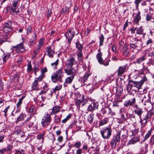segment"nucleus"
<instances>
[{
    "mask_svg": "<svg viewBox=\"0 0 154 154\" xmlns=\"http://www.w3.org/2000/svg\"><path fill=\"white\" fill-rule=\"evenodd\" d=\"M63 76L62 69V68H60L52 74L51 76V80L54 83H56L58 81L60 82H62V78Z\"/></svg>",
    "mask_w": 154,
    "mask_h": 154,
    "instance_id": "obj_1",
    "label": "nucleus"
},
{
    "mask_svg": "<svg viewBox=\"0 0 154 154\" xmlns=\"http://www.w3.org/2000/svg\"><path fill=\"white\" fill-rule=\"evenodd\" d=\"M51 114L48 112H46L44 114L41 121V124L43 127L46 128L50 127L51 121Z\"/></svg>",
    "mask_w": 154,
    "mask_h": 154,
    "instance_id": "obj_2",
    "label": "nucleus"
},
{
    "mask_svg": "<svg viewBox=\"0 0 154 154\" xmlns=\"http://www.w3.org/2000/svg\"><path fill=\"white\" fill-rule=\"evenodd\" d=\"M102 136L104 139H109L112 134V130L110 127L105 128L100 130Z\"/></svg>",
    "mask_w": 154,
    "mask_h": 154,
    "instance_id": "obj_3",
    "label": "nucleus"
},
{
    "mask_svg": "<svg viewBox=\"0 0 154 154\" xmlns=\"http://www.w3.org/2000/svg\"><path fill=\"white\" fill-rule=\"evenodd\" d=\"M75 30V29L73 28L70 29L64 34L65 37L68 39V43L69 45L70 44L72 39L74 37Z\"/></svg>",
    "mask_w": 154,
    "mask_h": 154,
    "instance_id": "obj_4",
    "label": "nucleus"
},
{
    "mask_svg": "<svg viewBox=\"0 0 154 154\" xmlns=\"http://www.w3.org/2000/svg\"><path fill=\"white\" fill-rule=\"evenodd\" d=\"M120 139V132H118L114 136L111 142V146L112 148L115 149L118 142H119Z\"/></svg>",
    "mask_w": 154,
    "mask_h": 154,
    "instance_id": "obj_5",
    "label": "nucleus"
},
{
    "mask_svg": "<svg viewBox=\"0 0 154 154\" xmlns=\"http://www.w3.org/2000/svg\"><path fill=\"white\" fill-rule=\"evenodd\" d=\"M78 65L77 62L73 57H69L66 61L65 66L67 68H71L74 65Z\"/></svg>",
    "mask_w": 154,
    "mask_h": 154,
    "instance_id": "obj_6",
    "label": "nucleus"
},
{
    "mask_svg": "<svg viewBox=\"0 0 154 154\" xmlns=\"http://www.w3.org/2000/svg\"><path fill=\"white\" fill-rule=\"evenodd\" d=\"M78 66L79 65H77L75 68L72 67L65 69V72L68 75H71V76H73V77H74L78 69Z\"/></svg>",
    "mask_w": 154,
    "mask_h": 154,
    "instance_id": "obj_7",
    "label": "nucleus"
},
{
    "mask_svg": "<svg viewBox=\"0 0 154 154\" xmlns=\"http://www.w3.org/2000/svg\"><path fill=\"white\" fill-rule=\"evenodd\" d=\"M23 43L21 42L17 45L16 46L13 47L12 50L17 53H23L24 52L25 49L23 46Z\"/></svg>",
    "mask_w": 154,
    "mask_h": 154,
    "instance_id": "obj_8",
    "label": "nucleus"
},
{
    "mask_svg": "<svg viewBox=\"0 0 154 154\" xmlns=\"http://www.w3.org/2000/svg\"><path fill=\"white\" fill-rule=\"evenodd\" d=\"M19 0H15L12 3V7H10V10L11 12L13 13L15 12L16 14L19 13L18 6L19 4L18 1Z\"/></svg>",
    "mask_w": 154,
    "mask_h": 154,
    "instance_id": "obj_9",
    "label": "nucleus"
},
{
    "mask_svg": "<svg viewBox=\"0 0 154 154\" xmlns=\"http://www.w3.org/2000/svg\"><path fill=\"white\" fill-rule=\"evenodd\" d=\"M42 79L39 77L35 78L31 86L32 90L38 91L39 90L38 82H41Z\"/></svg>",
    "mask_w": 154,
    "mask_h": 154,
    "instance_id": "obj_10",
    "label": "nucleus"
},
{
    "mask_svg": "<svg viewBox=\"0 0 154 154\" xmlns=\"http://www.w3.org/2000/svg\"><path fill=\"white\" fill-rule=\"evenodd\" d=\"M143 116L140 118V123L141 124V128H143L144 125L146 123L147 120L150 117L148 113H143Z\"/></svg>",
    "mask_w": 154,
    "mask_h": 154,
    "instance_id": "obj_11",
    "label": "nucleus"
},
{
    "mask_svg": "<svg viewBox=\"0 0 154 154\" xmlns=\"http://www.w3.org/2000/svg\"><path fill=\"white\" fill-rule=\"evenodd\" d=\"M4 25L5 26L3 28V31L6 33H8L12 31V23L11 21H8L5 23Z\"/></svg>",
    "mask_w": 154,
    "mask_h": 154,
    "instance_id": "obj_12",
    "label": "nucleus"
},
{
    "mask_svg": "<svg viewBox=\"0 0 154 154\" xmlns=\"http://www.w3.org/2000/svg\"><path fill=\"white\" fill-rule=\"evenodd\" d=\"M129 46L131 51L135 54H137L139 51V48L137 43H130Z\"/></svg>",
    "mask_w": 154,
    "mask_h": 154,
    "instance_id": "obj_13",
    "label": "nucleus"
},
{
    "mask_svg": "<svg viewBox=\"0 0 154 154\" xmlns=\"http://www.w3.org/2000/svg\"><path fill=\"white\" fill-rule=\"evenodd\" d=\"M84 98L85 96L83 94H80L79 93L76 94L77 100L83 102V103L82 105V106H83L88 102V100L86 99H85Z\"/></svg>",
    "mask_w": 154,
    "mask_h": 154,
    "instance_id": "obj_14",
    "label": "nucleus"
},
{
    "mask_svg": "<svg viewBox=\"0 0 154 154\" xmlns=\"http://www.w3.org/2000/svg\"><path fill=\"white\" fill-rule=\"evenodd\" d=\"M136 102L135 98L133 96L131 99L125 101L124 103V106L126 107L132 106L135 104Z\"/></svg>",
    "mask_w": 154,
    "mask_h": 154,
    "instance_id": "obj_15",
    "label": "nucleus"
},
{
    "mask_svg": "<svg viewBox=\"0 0 154 154\" xmlns=\"http://www.w3.org/2000/svg\"><path fill=\"white\" fill-rule=\"evenodd\" d=\"M127 66L125 65L119 66L117 69V75L120 76L122 75L125 72Z\"/></svg>",
    "mask_w": 154,
    "mask_h": 154,
    "instance_id": "obj_16",
    "label": "nucleus"
},
{
    "mask_svg": "<svg viewBox=\"0 0 154 154\" xmlns=\"http://www.w3.org/2000/svg\"><path fill=\"white\" fill-rule=\"evenodd\" d=\"M140 137L139 136L133 137L129 141L128 143L127 144V145H129L134 144L140 140Z\"/></svg>",
    "mask_w": 154,
    "mask_h": 154,
    "instance_id": "obj_17",
    "label": "nucleus"
},
{
    "mask_svg": "<svg viewBox=\"0 0 154 154\" xmlns=\"http://www.w3.org/2000/svg\"><path fill=\"white\" fill-rule=\"evenodd\" d=\"M14 133L19 137L23 138L25 136V133L19 128L15 129Z\"/></svg>",
    "mask_w": 154,
    "mask_h": 154,
    "instance_id": "obj_18",
    "label": "nucleus"
},
{
    "mask_svg": "<svg viewBox=\"0 0 154 154\" xmlns=\"http://www.w3.org/2000/svg\"><path fill=\"white\" fill-rule=\"evenodd\" d=\"M134 112L135 113L139 116L140 118H141V117L144 116L143 113H146V112H144L143 111V109L141 108L135 109Z\"/></svg>",
    "mask_w": 154,
    "mask_h": 154,
    "instance_id": "obj_19",
    "label": "nucleus"
},
{
    "mask_svg": "<svg viewBox=\"0 0 154 154\" xmlns=\"http://www.w3.org/2000/svg\"><path fill=\"white\" fill-rule=\"evenodd\" d=\"M46 52H47V55L50 57L52 58L53 57L54 54V51L51 48V47L48 46L46 48Z\"/></svg>",
    "mask_w": 154,
    "mask_h": 154,
    "instance_id": "obj_20",
    "label": "nucleus"
},
{
    "mask_svg": "<svg viewBox=\"0 0 154 154\" xmlns=\"http://www.w3.org/2000/svg\"><path fill=\"white\" fill-rule=\"evenodd\" d=\"M140 12L138 11L137 14L136 15L134 20V24H137L139 21L141 19V17L140 16Z\"/></svg>",
    "mask_w": 154,
    "mask_h": 154,
    "instance_id": "obj_21",
    "label": "nucleus"
},
{
    "mask_svg": "<svg viewBox=\"0 0 154 154\" xmlns=\"http://www.w3.org/2000/svg\"><path fill=\"white\" fill-rule=\"evenodd\" d=\"M10 54H11L10 53H3L2 57L3 63H5L8 59L10 57Z\"/></svg>",
    "mask_w": 154,
    "mask_h": 154,
    "instance_id": "obj_22",
    "label": "nucleus"
},
{
    "mask_svg": "<svg viewBox=\"0 0 154 154\" xmlns=\"http://www.w3.org/2000/svg\"><path fill=\"white\" fill-rule=\"evenodd\" d=\"M74 77L73 76H70L67 77L65 79V81L64 83V87L67 86V84H70L74 79Z\"/></svg>",
    "mask_w": 154,
    "mask_h": 154,
    "instance_id": "obj_23",
    "label": "nucleus"
},
{
    "mask_svg": "<svg viewBox=\"0 0 154 154\" xmlns=\"http://www.w3.org/2000/svg\"><path fill=\"white\" fill-rule=\"evenodd\" d=\"M90 75V74L88 73H86L82 78V81L84 83V86L86 85H87L89 84H87L85 83V82H86V81L87 80L88 78Z\"/></svg>",
    "mask_w": 154,
    "mask_h": 154,
    "instance_id": "obj_24",
    "label": "nucleus"
},
{
    "mask_svg": "<svg viewBox=\"0 0 154 154\" xmlns=\"http://www.w3.org/2000/svg\"><path fill=\"white\" fill-rule=\"evenodd\" d=\"M60 107L59 106H56L52 109V112L50 113L51 115L55 114L60 111Z\"/></svg>",
    "mask_w": 154,
    "mask_h": 154,
    "instance_id": "obj_25",
    "label": "nucleus"
},
{
    "mask_svg": "<svg viewBox=\"0 0 154 154\" xmlns=\"http://www.w3.org/2000/svg\"><path fill=\"white\" fill-rule=\"evenodd\" d=\"M102 54L101 52L98 53L96 55V58L98 62L100 64L103 63V60L102 58Z\"/></svg>",
    "mask_w": 154,
    "mask_h": 154,
    "instance_id": "obj_26",
    "label": "nucleus"
},
{
    "mask_svg": "<svg viewBox=\"0 0 154 154\" xmlns=\"http://www.w3.org/2000/svg\"><path fill=\"white\" fill-rule=\"evenodd\" d=\"M128 45L127 44H125L122 48L124 51V54L125 55H127L129 52V51L128 48Z\"/></svg>",
    "mask_w": 154,
    "mask_h": 154,
    "instance_id": "obj_27",
    "label": "nucleus"
},
{
    "mask_svg": "<svg viewBox=\"0 0 154 154\" xmlns=\"http://www.w3.org/2000/svg\"><path fill=\"white\" fill-rule=\"evenodd\" d=\"M146 59L145 56H143L137 59L136 60V62H134V63L135 64L137 63L138 64H140L143 61H144Z\"/></svg>",
    "mask_w": 154,
    "mask_h": 154,
    "instance_id": "obj_28",
    "label": "nucleus"
},
{
    "mask_svg": "<svg viewBox=\"0 0 154 154\" xmlns=\"http://www.w3.org/2000/svg\"><path fill=\"white\" fill-rule=\"evenodd\" d=\"M136 33L137 34L141 35L142 34L143 31V29L142 26H140L139 27H136L135 28Z\"/></svg>",
    "mask_w": 154,
    "mask_h": 154,
    "instance_id": "obj_29",
    "label": "nucleus"
},
{
    "mask_svg": "<svg viewBox=\"0 0 154 154\" xmlns=\"http://www.w3.org/2000/svg\"><path fill=\"white\" fill-rule=\"evenodd\" d=\"M47 71V69L46 68H43L41 70V73L40 75L38 77L43 79L44 77V73L46 72Z\"/></svg>",
    "mask_w": 154,
    "mask_h": 154,
    "instance_id": "obj_30",
    "label": "nucleus"
},
{
    "mask_svg": "<svg viewBox=\"0 0 154 154\" xmlns=\"http://www.w3.org/2000/svg\"><path fill=\"white\" fill-rule=\"evenodd\" d=\"M44 40V39L42 38H41L40 39L39 41L38 44L37 46V50H39L42 46L43 45Z\"/></svg>",
    "mask_w": 154,
    "mask_h": 154,
    "instance_id": "obj_31",
    "label": "nucleus"
},
{
    "mask_svg": "<svg viewBox=\"0 0 154 154\" xmlns=\"http://www.w3.org/2000/svg\"><path fill=\"white\" fill-rule=\"evenodd\" d=\"M120 134L121 133L123 134L122 136V137L123 138V139H126L127 138V134L128 131L126 130L122 129V130L120 131Z\"/></svg>",
    "mask_w": 154,
    "mask_h": 154,
    "instance_id": "obj_32",
    "label": "nucleus"
},
{
    "mask_svg": "<svg viewBox=\"0 0 154 154\" xmlns=\"http://www.w3.org/2000/svg\"><path fill=\"white\" fill-rule=\"evenodd\" d=\"M94 115L91 114L88 115L87 117V119L90 123H91L94 119Z\"/></svg>",
    "mask_w": 154,
    "mask_h": 154,
    "instance_id": "obj_33",
    "label": "nucleus"
},
{
    "mask_svg": "<svg viewBox=\"0 0 154 154\" xmlns=\"http://www.w3.org/2000/svg\"><path fill=\"white\" fill-rule=\"evenodd\" d=\"M76 48L78 50V51H82L83 49L82 45L79 41L76 42Z\"/></svg>",
    "mask_w": 154,
    "mask_h": 154,
    "instance_id": "obj_34",
    "label": "nucleus"
},
{
    "mask_svg": "<svg viewBox=\"0 0 154 154\" xmlns=\"http://www.w3.org/2000/svg\"><path fill=\"white\" fill-rule=\"evenodd\" d=\"M23 99V97H21L19 99V101L17 103V109L19 110L20 109V108H21L20 106L22 103V102Z\"/></svg>",
    "mask_w": 154,
    "mask_h": 154,
    "instance_id": "obj_35",
    "label": "nucleus"
},
{
    "mask_svg": "<svg viewBox=\"0 0 154 154\" xmlns=\"http://www.w3.org/2000/svg\"><path fill=\"white\" fill-rule=\"evenodd\" d=\"M123 91V88L121 87H118L116 88V92L118 95H120Z\"/></svg>",
    "mask_w": 154,
    "mask_h": 154,
    "instance_id": "obj_36",
    "label": "nucleus"
},
{
    "mask_svg": "<svg viewBox=\"0 0 154 154\" xmlns=\"http://www.w3.org/2000/svg\"><path fill=\"white\" fill-rule=\"evenodd\" d=\"M62 87V85L58 84V85L56 86L54 88H53L52 90L54 92H55L56 91L60 90Z\"/></svg>",
    "mask_w": 154,
    "mask_h": 154,
    "instance_id": "obj_37",
    "label": "nucleus"
},
{
    "mask_svg": "<svg viewBox=\"0 0 154 154\" xmlns=\"http://www.w3.org/2000/svg\"><path fill=\"white\" fill-rule=\"evenodd\" d=\"M76 53L78 59L80 60H81L82 56V51H77Z\"/></svg>",
    "mask_w": 154,
    "mask_h": 154,
    "instance_id": "obj_38",
    "label": "nucleus"
},
{
    "mask_svg": "<svg viewBox=\"0 0 154 154\" xmlns=\"http://www.w3.org/2000/svg\"><path fill=\"white\" fill-rule=\"evenodd\" d=\"M100 39V46L102 45L103 44V42L104 41V37L103 35L101 34L100 37H99Z\"/></svg>",
    "mask_w": 154,
    "mask_h": 154,
    "instance_id": "obj_39",
    "label": "nucleus"
},
{
    "mask_svg": "<svg viewBox=\"0 0 154 154\" xmlns=\"http://www.w3.org/2000/svg\"><path fill=\"white\" fill-rule=\"evenodd\" d=\"M75 103L77 108L79 110L81 104V103L82 104L83 103V102L80 100H77L75 101Z\"/></svg>",
    "mask_w": 154,
    "mask_h": 154,
    "instance_id": "obj_40",
    "label": "nucleus"
},
{
    "mask_svg": "<svg viewBox=\"0 0 154 154\" xmlns=\"http://www.w3.org/2000/svg\"><path fill=\"white\" fill-rule=\"evenodd\" d=\"M58 59H57L54 62L51 63V66L54 68H56V67L58 64Z\"/></svg>",
    "mask_w": 154,
    "mask_h": 154,
    "instance_id": "obj_41",
    "label": "nucleus"
},
{
    "mask_svg": "<svg viewBox=\"0 0 154 154\" xmlns=\"http://www.w3.org/2000/svg\"><path fill=\"white\" fill-rule=\"evenodd\" d=\"M16 154H25L24 150L23 149L20 150L17 149L15 150Z\"/></svg>",
    "mask_w": 154,
    "mask_h": 154,
    "instance_id": "obj_42",
    "label": "nucleus"
},
{
    "mask_svg": "<svg viewBox=\"0 0 154 154\" xmlns=\"http://www.w3.org/2000/svg\"><path fill=\"white\" fill-rule=\"evenodd\" d=\"M44 98L42 96H38L36 98V100L37 102L41 103L44 101Z\"/></svg>",
    "mask_w": 154,
    "mask_h": 154,
    "instance_id": "obj_43",
    "label": "nucleus"
},
{
    "mask_svg": "<svg viewBox=\"0 0 154 154\" xmlns=\"http://www.w3.org/2000/svg\"><path fill=\"white\" fill-rule=\"evenodd\" d=\"M71 116L72 115L71 114H69L68 115L66 116L65 118L62 120V122L63 123H65L70 118Z\"/></svg>",
    "mask_w": 154,
    "mask_h": 154,
    "instance_id": "obj_44",
    "label": "nucleus"
},
{
    "mask_svg": "<svg viewBox=\"0 0 154 154\" xmlns=\"http://www.w3.org/2000/svg\"><path fill=\"white\" fill-rule=\"evenodd\" d=\"M24 119V115L23 114H21L20 115L19 117L17 118V120H16V122L17 123L19 121L23 120Z\"/></svg>",
    "mask_w": 154,
    "mask_h": 154,
    "instance_id": "obj_45",
    "label": "nucleus"
},
{
    "mask_svg": "<svg viewBox=\"0 0 154 154\" xmlns=\"http://www.w3.org/2000/svg\"><path fill=\"white\" fill-rule=\"evenodd\" d=\"M153 40L152 39L150 38L149 37H148V39L147 41L146 44L147 45H152V43H153Z\"/></svg>",
    "mask_w": 154,
    "mask_h": 154,
    "instance_id": "obj_46",
    "label": "nucleus"
},
{
    "mask_svg": "<svg viewBox=\"0 0 154 154\" xmlns=\"http://www.w3.org/2000/svg\"><path fill=\"white\" fill-rule=\"evenodd\" d=\"M44 134H40L37 136V138L39 140H41V142L42 143L43 142V136Z\"/></svg>",
    "mask_w": 154,
    "mask_h": 154,
    "instance_id": "obj_47",
    "label": "nucleus"
},
{
    "mask_svg": "<svg viewBox=\"0 0 154 154\" xmlns=\"http://www.w3.org/2000/svg\"><path fill=\"white\" fill-rule=\"evenodd\" d=\"M143 84L140 81L138 82H137V88L138 90L141 88V86Z\"/></svg>",
    "mask_w": 154,
    "mask_h": 154,
    "instance_id": "obj_48",
    "label": "nucleus"
},
{
    "mask_svg": "<svg viewBox=\"0 0 154 154\" xmlns=\"http://www.w3.org/2000/svg\"><path fill=\"white\" fill-rule=\"evenodd\" d=\"M151 130H150L148 132V133L146 134V135L145 136L144 140H147L150 137V136L151 135Z\"/></svg>",
    "mask_w": 154,
    "mask_h": 154,
    "instance_id": "obj_49",
    "label": "nucleus"
},
{
    "mask_svg": "<svg viewBox=\"0 0 154 154\" xmlns=\"http://www.w3.org/2000/svg\"><path fill=\"white\" fill-rule=\"evenodd\" d=\"M81 145V143L80 142H76L74 144L73 146L76 148H79Z\"/></svg>",
    "mask_w": 154,
    "mask_h": 154,
    "instance_id": "obj_50",
    "label": "nucleus"
},
{
    "mask_svg": "<svg viewBox=\"0 0 154 154\" xmlns=\"http://www.w3.org/2000/svg\"><path fill=\"white\" fill-rule=\"evenodd\" d=\"M28 72H30L32 70V65L30 63H28L27 69Z\"/></svg>",
    "mask_w": 154,
    "mask_h": 154,
    "instance_id": "obj_51",
    "label": "nucleus"
},
{
    "mask_svg": "<svg viewBox=\"0 0 154 154\" xmlns=\"http://www.w3.org/2000/svg\"><path fill=\"white\" fill-rule=\"evenodd\" d=\"M33 122H28L26 124V126L29 127V128H30L32 127L33 125Z\"/></svg>",
    "mask_w": 154,
    "mask_h": 154,
    "instance_id": "obj_52",
    "label": "nucleus"
},
{
    "mask_svg": "<svg viewBox=\"0 0 154 154\" xmlns=\"http://www.w3.org/2000/svg\"><path fill=\"white\" fill-rule=\"evenodd\" d=\"M51 10L50 9H48L47 14V17L48 19L49 17L51 16Z\"/></svg>",
    "mask_w": 154,
    "mask_h": 154,
    "instance_id": "obj_53",
    "label": "nucleus"
},
{
    "mask_svg": "<svg viewBox=\"0 0 154 154\" xmlns=\"http://www.w3.org/2000/svg\"><path fill=\"white\" fill-rule=\"evenodd\" d=\"M143 0H135L134 1V4L136 5V7H137L139 4Z\"/></svg>",
    "mask_w": 154,
    "mask_h": 154,
    "instance_id": "obj_54",
    "label": "nucleus"
},
{
    "mask_svg": "<svg viewBox=\"0 0 154 154\" xmlns=\"http://www.w3.org/2000/svg\"><path fill=\"white\" fill-rule=\"evenodd\" d=\"M132 135H135L137 134L138 131V130L137 129H135L131 131Z\"/></svg>",
    "mask_w": 154,
    "mask_h": 154,
    "instance_id": "obj_55",
    "label": "nucleus"
},
{
    "mask_svg": "<svg viewBox=\"0 0 154 154\" xmlns=\"http://www.w3.org/2000/svg\"><path fill=\"white\" fill-rule=\"evenodd\" d=\"M32 29V27L31 26H29L27 29V34H29L31 32Z\"/></svg>",
    "mask_w": 154,
    "mask_h": 154,
    "instance_id": "obj_56",
    "label": "nucleus"
},
{
    "mask_svg": "<svg viewBox=\"0 0 154 154\" xmlns=\"http://www.w3.org/2000/svg\"><path fill=\"white\" fill-rule=\"evenodd\" d=\"M87 110L88 111H94L92 103L89 105L88 107Z\"/></svg>",
    "mask_w": 154,
    "mask_h": 154,
    "instance_id": "obj_57",
    "label": "nucleus"
},
{
    "mask_svg": "<svg viewBox=\"0 0 154 154\" xmlns=\"http://www.w3.org/2000/svg\"><path fill=\"white\" fill-rule=\"evenodd\" d=\"M45 85L44 86H43V89L45 90L46 91H47L49 89L48 85V84H46V83L45 82Z\"/></svg>",
    "mask_w": 154,
    "mask_h": 154,
    "instance_id": "obj_58",
    "label": "nucleus"
},
{
    "mask_svg": "<svg viewBox=\"0 0 154 154\" xmlns=\"http://www.w3.org/2000/svg\"><path fill=\"white\" fill-rule=\"evenodd\" d=\"M150 143L151 145H152L154 144V134L152 137L150 139Z\"/></svg>",
    "mask_w": 154,
    "mask_h": 154,
    "instance_id": "obj_59",
    "label": "nucleus"
},
{
    "mask_svg": "<svg viewBox=\"0 0 154 154\" xmlns=\"http://www.w3.org/2000/svg\"><path fill=\"white\" fill-rule=\"evenodd\" d=\"M92 104L94 110H95L96 109H97L98 107V105L97 103H92Z\"/></svg>",
    "mask_w": 154,
    "mask_h": 154,
    "instance_id": "obj_60",
    "label": "nucleus"
},
{
    "mask_svg": "<svg viewBox=\"0 0 154 154\" xmlns=\"http://www.w3.org/2000/svg\"><path fill=\"white\" fill-rule=\"evenodd\" d=\"M4 38V36L3 35H0V45L4 42L3 39Z\"/></svg>",
    "mask_w": 154,
    "mask_h": 154,
    "instance_id": "obj_61",
    "label": "nucleus"
},
{
    "mask_svg": "<svg viewBox=\"0 0 154 154\" xmlns=\"http://www.w3.org/2000/svg\"><path fill=\"white\" fill-rule=\"evenodd\" d=\"M107 122L106 121L105 119H103L101 121L100 123V125H102L106 124Z\"/></svg>",
    "mask_w": 154,
    "mask_h": 154,
    "instance_id": "obj_62",
    "label": "nucleus"
},
{
    "mask_svg": "<svg viewBox=\"0 0 154 154\" xmlns=\"http://www.w3.org/2000/svg\"><path fill=\"white\" fill-rule=\"evenodd\" d=\"M35 109V106H31L29 109V111L30 112H33Z\"/></svg>",
    "mask_w": 154,
    "mask_h": 154,
    "instance_id": "obj_63",
    "label": "nucleus"
},
{
    "mask_svg": "<svg viewBox=\"0 0 154 154\" xmlns=\"http://www.w3.org/2000/svg\"><path fill=\"white\" fill-rule=\"evenodd\" d=\"M120 102V101L118 100H115L113 103V105L115 106H118V103Z\"/></svg>",
    "mask_w": 154,
    "mask_h": 154,
    "instance_id": "obj_64",
    "label": "nucleus"
}]
</instances>
